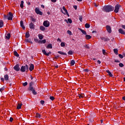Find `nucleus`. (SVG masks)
<instances>
[{
	"mask_svg": "<svg viewBox=\"0 0 125 125\" xmlns=\"http://www.w3.org/2000/svg\"><path fill=\"white\" fill-rule=\"evenodd\" d=\"M106 72L108 74L109 77H113V74H112V73H111L110 71H109L108 70H107Z\"/></svg>",
	"mask_w": 125,
	"mask_h": 125,
	"instance_id": "6ab92c4d",
	"label": "nucleus"
},
{
	"mask_svg": "<svg viewBox=\"0 0 125 125\" xmlns=\"http://www.w3.org/2000/svg\"><path fill=\"white\" fill-rule=\"evenodd\" d=\"M6 39H8V40L10 39V34L9 33L6 35Z\"/></svg>",
	"mask_w": 125,
	"mask_h": 125,
	"instance_id": "f704fd0d",
	"label": "nucleus"
},
{
	"mask_svg": "<svg viewBox=\"0 0 125 125\" xmlns=\"http://www.w3.org/2000/svg\"><path fill=\"white\" fill-rule=\"evenodd\" d=\"M9 77L8 76V75L6 74L4 76V79L5 80V81H8V79H9Z\"/></svg>",
	"mask_w": 125,
	"mask_h": 125,
	"instance_id": "dca6fc26",
	"label": "nucleus"
},
{
	"mask_svg": "<svg viewBox=\"0 0 125 125\" xmlns=\"http://www.w3.org/2000/svg\"><path fill=\"white\" fill-rule=\"evenodd\" d=\"M47 48H52V45L51 44H49L47 46Z\"/></svg>",
	"mask_w": 125,
	"mask_h": 125,
	"instance_id": "c9c22d12",
	"label": "nucleus"
},
{
	"mask_svg": "<svg viewBox=\"0 0 125 125\" xmlns=\"http://www.w3.org/2000/svg\"><path fill=\"white\" fill-rule=\"evenodd\" d=\"M30 29H35V25L32 22H31L29 24Z\"/></svg>",
	"mask_w": 125,
	"mask_h": 125,
	"instance_id": "f8f14e48",
	"label": "nucleus"
},
{
	"mask_svg": "<svg viewBox=\"0 0 125 125\" xmlns=\"http://www.w3.org/2000/svg\"><path fill=\"white\" fill-rule=\"evenodd\" d=\"M0 80H1V81H2V82H4V78H0Z\"/></svg>",
	"mask_w": 125,
	"mask_h": 125,
	"instance_id": "bf43d9fd",
	"label": "nucleus"
},
{
	"mask_svg": "<svg viewBox=\"0 0 125 125\" xmlns=\"http://www.w3.org/2000/svg\"><path fill=\"white\" fill-rule=\"evenodd\" d=\"M120 7H121V5L120 4L116 5L114 9V12H115V13H118V12H119Z\"/></svg>",
	"mask_w": 125,
	"mask_h": 125,
	"instance_id": "39448f33",
	"label": "nucleus"
},
{
	"mask_svg": "<svg viewBox=\"0 0 125 125\" xmlns=\"http://www.w3.org/2000/svg\"><path fill=\"white\" fill-rule=\"evenodd\" d=\"M80 30L81 31V32H82V33L83 34V35H86V32L82 29H80Z\"/></svg>",
	"mask_w": 125,
	"mask_h": 125,
	"instance_id": "b1692460",
	"label": "nucleus"
},
{
	"mask_svg": "<svg viewBox=\"0 0 125 125\" xmlns=\"http://www.w3.org/2000/svg\"><path fill=\"white\" fill-rule=\"evenodd\" d=\"M79 96L80 98H83V97H84V94H79Z\"/></svg>",
	"mask_w": 125,
	"mask_h": 125,
	"instance_id": "2f4dec72",
	"label": "nucleus"
},
{
	"mask_svg": "<svg viewBox=\"0 0 125 125\" xmlns=\"http://www.w3.org/2000/svg\"><path fill=\"white\" fill-rule=\"evenodd\" d=\"M103 53L104 55H106L107 54L106 51L104 49H103Z\"/></svg>",
	"mask_w": 125,
	"mask_h": 125,
	"instance_id": "37998d69",
	"label": "nucleus"
},
{
	"mask_svg": "<svg viewBox=\"0 0 125 125\" xmlns=\"http://www.w3.org/2000/svg\"><path fill=\"white\" fill-rule=\"evenodd\" d=\"M123 100L125 101V97H123Z\"/></svg>",
	"mask_w": 125,
	"mask_h": 125,
	"instance_id": "774afa93",
	"label": "nucleus"
},
{
	"mask_svg": "<svg viewBox=\"0 0 125 125\" xmlns=\"http://www.w3.org/2000/svg\"><path fill=\"white\" fill-rule=\"evenodd\" d=\"M114 9H115V8L111 5H105L103 8V11H104V12H110L113 11Z\"/></svg>",
	"mask_w": 125,
	"mask_h": 125,
	"instance_id": "f257e3e1",
	"label": "nucleus"
},
{
	"mask_svg": "<svg viewBox=\"0 0 125 125\" xmlns=\"http://www.w3.org/2000/svg\"><path fill=\"white\" fill-rule=\"evenodd\" d=\"M3 18L5 19H7L8 17H7V16H6L5 15H3Z\"/></svg>",
	"mask_w": 125,
	"mask_h": 125,
	"instance_id": "8fccbe9b",
	"label": "nucleus"
},
{
	"mask_svg": "<svg viewBox=\"0 0 125 125\" xmlns=\"http://www.w3.org/2000/svg\"><path fill=\"white\" fill-rule=\"evenodd\" d=\"M62 9L64 11V12H63L62 9L61 10V11L62 13H63V14H66L67 15H68V16H69V14L68 13V11H67V9H66V8H65V6L62 7Z\"/></svg>",
	"mask_w": 125,
	"mask_h": 125,
	"instance_id": "6e6552de",
	"label": "nucleus"
},
{
	"mask_svg": "<svg viewBox=\"0 0 125 125\" xmlns=\"http://www.w3.org/2000/svg\"><path fill=\"white\" fill-rule=\"evenodd\" d=\"M122 27L123 29H125V25H123L122 26Z\"/></svg>",
	"mask_w": 125,
	"mask_h": 125,
	"instance_id": "69168bd1",
	"label": "nucleus"
},
{
	"mask_svg": "<svg viewBox=\"0 0 125 125\" xmlns=\"http://www.w3.org/2000/svg\"><path fill=\"white\" fill-rule=\"evenodd\" d=\"M30 37V34L29 33V32H26L25 33V38H26L27 39H28V38H29Z\"/></svg>",
	"mask_w": 125,
	"mask_h": 125,
	"instance_id": "bb28decb",
	"label": "nucleus"
},
{
	"mask_svg": "<svg viewBox=\"0 0 125 125\" xmlns=\"http://www.w3.org/2000/svg\"><path fill=\"white\" fill-rule=\"evenodd\" d=\"M68 54H69V55H72L73 54V51L70 50L68 52Z\"/></svg>",
	"mask_w": 125,
	"mask_h": 125,
	"instance_id": "a19ab883",
	"label": "nucleus"
},
{
	"mask_svg": "<svg viewBox=\"0 0 125 125\" xmlns=\"http://www.w3.org/2000/svg\"><path fill=\"white\" fill-rule=\"evenodd\" d=\"M56 0H51V1H52V2H56Z\"/></svg>",
	"mask_w": 125,
	"mask_h": 125,
	"instance_id": "0e129e2a",
	"label": "nucleus"
},
{
	"mask_svg": "<svg viewBox=\"0 0 125 125\" xmlns=\"http://www.w3.org/2000/svg\"><path fill=\"white\" fill-rule=\"evenodd\" d=\"M119 66H120V67H124V64H123V63H119Z\"/></svg>",
	"mask_w": 125,
	"mask_h": 125,
	"instance_id": "3c124183",
	"label": "nucleus"
},
{
	"mask_svg": "<svg viewBox=\"0 0 125 125\" xmlns=\"http://www.w3.org/2000/svg\"><path fill=\"white\" fill-rule=\"evenodd\" d=\"M85 28H90V25H89V24H88V23H86L85 24Z\"/></svg>",
	"mask_w": 125,
	"mask_h": 125,
	"instance_id": "72a5a7b5",
	"label": "nucleus"
},
{
	"mask_svg": "<svg viewBox=\"0 0 125 125\" xmlns=\"http://www.w3.org/2000/svg\"><path fill=\"white\" fill-rule=\"evenodd\" d=\"M84 47H85V48H87V49H89V48H90L88 44H85L84 45Z\"/></svg>",
	"mask_w": 125,
	"mask_h": 125,
	"instance_id": "473e14b6",
	"label": "nucleus"
},
{
	"mask_svg": "<svg viewBox=\"0 0 125 125\" xmlns=\"http://www.w3.org/2000/svg\"><path fill=\"white\" fill-rule=\"evenodd\" d=\"M7 19L8 20L11 21L12 20L13 18V14H12V13L11 12H9L8 14H7Z\"/></svg>",
	"mask_w": 125,
	"mask_h": 125,
	"instance_id": "20e7f679",
	"label": "nucleus"
},
{
	"mask_svg": "<svg viewBox=\"0 0 125 125\" xmlns=\"http://www.w3.org/2000/svg\"><path fill=\"white\" fill-rule=\"evenodd\" d=\"M3 26V21H0V28H1Z\"/></svg>",
	"mask_w": 125,
	"mask_h": 125,
	"instance_id": "7c9ffc66",
	"label": "nucleus"
},
{
	"mask_svg": "<svg viewBox=\"0 0 125 125\" xmlns=\"http://www.w3.org/2000/svg\"><path fill=\"white\" fill-rule=\"evenodd\" d=\"M119 32L120 34H122V35H125V32L124 31V30L123 29H122V28H120L119 29Z\"/></svg>",
	"mask_w": 125,
	"mask_h": 125,
	"instance_id": "2eb2a0df",
	"label": "nucleus"
},
{
	"mask_svg": "<svg viewBox=\"0 0 125 125\" xmlns=\"http://www.w3.org/2000/svg\"><path fill=\"white\" fill-rule=\"evenodd\" d=\"M97 63H98V64H101V62L99 60L97 61Z\"/></svg>",
	"mask_w": 125,
	"mask_h": 125,
	"instance_id": "680f3d73",
	"label": "nucleus"
},
{
	"mask_svg": "<svg viewBox=\"0 0 125 125\" xmlns=\"http://www.w3.org/2000/svg\"><path fill=\"white\" fill-rule=\"evenodd\" d=\"M58 53H59L60 54H61L62 55H67V54H66V53H64L62 51H58Z\"/></svg>",
	"mask_w": 125,
	"mask_h": 125,
	"instance_id": "412c9836",
	"label": "nucleus"
},
{
	"mask_svg": "<svg viewBox=\"0 0 125 125\" xmlns=\"http://www.w3.org/2000/svg\"><path fill=\"white\" fill-rule=\"evenodd\" d=\"M24 6V1H21L20 5V7L21 8H23Z\"/></svg>",
	"mask_w": 125,
	"mask_h": 125,
	"instance_id": "a878e982",
	"label": "nucleus"
},
{
	"mask_svg": "<svg viewBox=\"0 0 125 125\" xmlns=\"http://www.w3.org/2000/svg\"><path fill=\"white\" fill-rule=\"evenodd\" d=\"M73 7L76 10H77V8H78V7L77 6L75 5L73 6Z\"/></svg>",
	"mask_w": 125,
	"mask_h": 125,
	"instance_id": "052dcab7",
	"label": "nucleus"
},
{
	"mask_svg": "<svg viewBox=\"0 0 125 125\" xmlns=\"http://www.w3.org/2000/svg\"><path fill=\"white\" fill-rule=\"evenodd\" d=\"M31 21H33V22H36V19H35L32 17L31 18Z\"/></svg>",
	"mask_w": 125,
	"mask_h": 125,
	"instance_id": "de8ad7c7",
	"label": "nucleus"
},
{
	"mask_svg": "<svg viewBox=\"0 0 125 125\" xmlns=\"http://www.w3.org/2000/svg\"><path fill=\"white\" fill-rule=\"evenodd\" d=\"M115 62H116V63H120V61H119V60H115Z\"/></svg>",
	"mask_w": 125,
	"mask_h": 125,
	"instance_id": "864d4df0",
	"label": "nucleus"
},
{
	"mask_svg": "<svg viewBox=\"0 0 125 125\" xmlns=\"http://www.w3.org/2000/svg\"><path fill=\"white\" fill-rule=\"evenodd\" d=\"M42 52L44 54V55H46V56H49V54H51V52H49V53H46V51H45V50H42Z\"/></svg>",
	"mask_w": 125,
	"mask_h": 125,
	"instance_id": "9b49d317",
	"label": "nucleus"
},
{
	"mask_svg": "<svg viewBox=\"0 0 125 125\" xmlns=\"http://www.w3.org/2000/svg\"><path fill=\"white\" fill-rule=\"evenodd\" d=\"M4 90V87H2L0 89V92H2V91H3Z\"/></svg>",
	"mask_w": 125,
	"mask_h": 125,
	"instance_id": "c03bdc74",
	"label": "nucleus"
},
{
	"mask_svg": "<svg viewBox=\"0 0 125 125\" xmlns=\"http://www.w3.org/2000/svg\"><path fill=\"white\" fill-rule=\"evenodd\" d=\"M28 70V65H26L25 66H22L21 68V72H26Z\"/></svg>",
	"mask_w": 125,
	"mask_h": 125,
	"instance_id": "7ed1b4c3",
	"label": "nucleus"
},
{
	"mask_svg": "<svg viewBox=\"0 0 125 125\" xmlns=\"http://www.w3.org/2000/svg\"><path fill=\"white\" fill-rule=\"evenodd\" d=\"M14 53L15 56H16L17 57H19V54L16 51H14Z\"/></svg>",
	"mask_w": 125,
	"mask_h": 125,
	"instance_id": "c85d7f7f",
	"label": "nucleus"
},
{
	"mask_svg": "<svg viewBox=\"0 0 125 125\" xmlns=\"http://www.w3.org/2000/svg\"><path fill=\"white\" fill-rule=\"evenodd\" d=\"M61 46H62V47H64V46H65V42H61Z\"/></svg>",
	"mask_w": 125,
	"mask_h": 125,
	"instance_id": "4c0bfd02",
	"label": "nucleus"
},
{
	"mask_svg": "<svg viewBox=\"0 0 125 125\" xmlns=\"http://www.w3.org/2000/svg\"><path fill=\"white\" fill-rule=\"evenodd\" d=\"M84 71L86 72V73H87V72H88V69H84Z\"/></svg>",
	"mask_w": 125,
	"mask_h": 125,
	"instance_id": "e2e57ef3",
	"label": "nucleus"
},
{
	"mask_svg": "<svg viewBox=\"0 0 125 125\" xmlns=\"http://www.w3.org/2000/svg\"><path fill=\"white\" fill-rule=\"evenodd\" d=\"M79 20L81 22H83V16H79Z\"/></svg>",
	"mask_w": 125,
	"mask_h": 125,
	"instance_id": "e433bc0d",
	"label": "nucleus"
},
{
	"mask_svg": "<svg viewBox=\"0 0 125 125\" xmlns=\"http://www.w3.org/2000/svg\"><path fill=\"white\" fill-rule=\"evenodd\" d=\"M43 26H44V27L47 28L50 25V23H49V21H45L43 23Z\"/></svg>",
	"mask_w": 125,
	"mask_h": 125,
	"instance_id": "0eeeda50",
	"label": "nucleus"
},
{
	"mask_svg": "<svg viewBox=\"0 0 125 125\" xmlns=\"http://www.w3.org/2000/svg\"><path fill=\"white\" fill-rule=\"evenodd\" d=\"M113 51H114V53H115V54H116V55H118V50H117V49H114L113 50Z\"/></svg>",
	"mask_w": 125,
	"mask_h": 125,
	"instance_id": "c756f323",
	"label": "nucleus"
},
{
	"mask_svg": "<svg viewBox=\"0 0 125 125\" xmlns=\"http://www.w3.org/2000/svg\"><path fill=\"white\" fill-rule=\"evenodd\" d=\"M22 106V104H19L18 105H17V109H21V107Z\"/></svg>",
	"mask_w": 125,
	"mask_h": 125,
	"instance_id": "5701e85b",
	"label": "nucleus"
},
{
	"mask_svg": "<svg viewBox=\"0 0 125 125\" xmlns=\"http://www.w3.org/2000/svg\"><path fill=\"white\" fill-rule=\"evenodd\" d=\"M91 38V37L90 36V35L86 34V35H85L86 40H90Z\"/></svg>",
	"mask_w": 125,
	"mask_h": 125,
	"instance_id": "4be33fe9",
	"label": "nucleus"
},
{
	"mask_svg": "<svg viewBox=\"0 0 125 125\" xmlns=\"http://www.w3.org/2000/svg\"><path fill=\"white\" fill-rule=\"evenodd\" d=\"M29 70L30 71H33V70H34V64H30Z\"/></svg>",
	"mask_w": 125,
	"mask_h": 125,
	"instance_id": "a211bd4d",
	"label": "nucleus"
},
{
	"mask_svg": "<svg viewBox=\"0 0 125 125\" xmlns=\"http://www.w3.org/2000/svg\"><path fill=\"white\" fill-rule=\"evenodd\" d=\"M35 12L37 13V14H39V15H42V12L40 10L39 8H35Z\"/></svg>",
	"mask_w": 125,
	"mask_h": 125,
	"instance_id": "423d86ee",
	"label": "nucleus"
},
{
	"mask_svg": "<svg viewBox=\"0 0 125 125\" xmlns=\"http://www.w3.org/2000/svg\"><path fill=\"white\" fill-rule=\"evenodd\" d=\"M36 118H41V114L40 113H36Z\"/></svg>",
	"mask_w": 125,
	"mask_h": 125,
	"instance_id": "ea45409f",
	"label": "nucleus"
},
{
	"mask_svg": "<svg viewBox=\"0 0 125 125\" xmlns=\"http://www.w3.org/2000/svg\"><path fill=\"white\" fill-rule=\"evenodd\" d=\"M119 56L121 59H123V58H124V56H123L122 54H119Z\"/></svg>",
	"mask_w": 125,
	"mask_h": 125,
	"instance_id": "49530a36",
	"label": "nucleus"
},
{
	"mask_svg": "<svg viewBox=\"0 0 125 125\" xmlns=\"http://www.w3.org/2000/svg\"><path fill=\"white\" fill-rule=\"evenodd\" d=\"M75 63H76V62H75V61L72 60L70 62V65H71V66H74V65H75Z\"/></svg>",
	"mask_w": 125,
	"mask_h": 125,
	"instance_id": "393cba45",
	"label": "nucleus"
},
{
	"mask_svg": "<svg viewBox=\"0 0 125 125\" xmlns=\"http://www.w3.org/2000/svg\"><path fill=\"white\" fill-rule=\"evenodd\" d=\"M38 37L40 40H42L43 39V35H42V34H39L38 35Z\"/></svg>",
	"mask_w": 125,
	"mask_h": 125,
	"instance_id": "f3484780",
	"label": "nucleus"
},
{
	"mask_svg": "<svg viewBox=\"0 0 125 125\" xmlns=\"http://www.w3.org/2000/svg\"><path fill=\"white\" fill-rule=\"evenodd\" d=\"M41 7H42V8H44V5H41Z\"/></svg>",
	"mask_w": 125,
	"mask_h": 125,
	"instance_id": "338daca9",
	"label": "nucleus"
},
{
	"mask_svg": "<svg viewBox=\"0 0 125 125\" xmlns=\"http://www.w3.org/2000/svg\"><path fill=\"white\" fill-rule=\"evenodd\" d=\"M67 33L68 34V35H69V36H72V32L71 31L67 30Z\"/></svg>",
	"mask_w": 125,
	"mask_h": 125,
	"instance_id": "58836bf2",
	"label": "nucleus"
},
{
	"mask_svg": "<svg viewBox=\"0 0 125 125\" xmlns=\"http://www.w3.org/2000/svg\"><path fill=\"white\" fill-rule=\"evenodd\" d=\"M46 42V40H43L42 41L40 40L39 41V43H45Z\"/></svg>",
	"mask_w": 125,
	"mask_h": 125,
	"instance_id": "aec40b11",
	"label": "nucleus"
},
{
	"mask_svg": "<svg viewBox=\"0 0 125 125\" xmlns=\"http://www.w3.org/2000/svg\"><path fill=\"white\" fill-rule=\"evenodd\" d=\"M29 90H31L33 94H34V95H36L37 92H36V90H35V89H34L32 85H30Z\"/></svg>",
	"mask_w": 125,
	"mask_h": 125,
	"instance_id": "f03ea898",
	"label": "nucleus"
},
{
	"mask_svg": "<svg viewBox=\"0 0 125 125\" xmlns=\"http://www.w3.org/2000/svg\"><path fill=\"white\" fill-rule=\"evenodd\" d=\"M28 85V83H27V82H25L22 83V85L23 86H26V85Z\"/></svg>",
	"mask_w": 125,
	"mask_h": 125,
	"instance_id": "a18cd8bd",
	"label": "nucleus"
},
{
	"mask_svg": "<svg viewBox=\"0 0 125 125\" xmlns=\"http://www.w3.org/2000/svg\"><path fill=\"white\" fill-rule=\"evenodd\" d=\"M35 41L36 42H39V43H40V41L38 39H35Z\"/></svg>",
	"mask_w": 125,
	"mask_h": 125,
	"instance_id": "603ef678",
	"label": "nucleus"
},
{
	"mask_svg": "<svg viewBox=\"0 0 125 125\" xmlns=\"http://www.w3.org/2000/svg\"><path fill=\"white\" fill-rule=\"evenodd\" d=\"M106 28L108 33H112V29H111V26H110L109 25H107L106 26Z\"/></svg>",
	"mask_w": 125,
	"mask_h": 125,
	"instance_id": "1a4fd4ad",
	"label": "nucleus"
},
{
	"mask_svg": "<svg viewBox=\"0 0 125 125\" xmlns=\"http://www.w3.org/2000/svg\"><path fill=\"white\" fill-rule=\"evenodd\" d=\"M67 22H69V23L70 24H71L72 21V20H71V19H67Z\"/></svg>",
	"mask_w": 125,
	"mask_h": 125,
	"instance_id": "79ce46f5",
	"label": "nucleus"
},
{
	"mask_svg": "<svg viewBox=\"0 0 125 125\" xmlns=\"http://www.w3.org/2000/svg\"><path fill=\"white\" fill-rule=\"evenodd\" d=\"M50 99L52 101H53V100H54L55 98L53 96H51V97H50Z\"/></svg>",
	"mask_w": 125,
	"mask_h": 125,
	"instance_id": "09e8293b",
	"label": "nucleus"
},
{
	"mask_svg": "<svg viewBox=\"0 0 125 125\" xmlns=\"http://www.w3.org/2000/svg\"><path fill=\"white\" fill-rule=\"evenodd\" d=\"M31 40H30L29 39H26L25 40V41L26 42H30V41Z\"/></svg>",
	"mask_w": 125,
	"mask_h": 125,
	"instance_id": "6e6d98bb",
	"label": "nucleus"
},
{
	"mask_svg": "<svg viewBox=\"0 0 125 125\" xmlns=\"http://www.w3.org/2000/svg\"><path fill=\"white\" fill-rule=\"evenodd\" d=\"M14 70L18 72V71H20V67H19V64H17L14 67Z\"/></svg>",
	"mask_w": 125,
	"mask_h": 125,
	"instance_id": "9d476101",
	"label": "nucleus"
},
{
	"mask_svg": "<svg viewBox=\"0 0 125 125\" xmlns=\"http://www.w3.org/2000/svg\"><path fill=\"white\" fill-rule=\"evenodd\" d=\"M21 27L22 28L23 30H25V26H24V22L23 21H21Z\"/></svg>",
	"mask_w": 125,
	"mask_h": 125,
	"instance_id": "4468645a",
	"label": "nucleus"
},
{
	"mask_svg": "<svg viewBox=\"0 0 125 125\" xmlns=\"http://www.w3.org/2000/svg\"><path fill=\"white\" fill-rule=\"evenodd\" d=\"M41 103L42 105H43V104H44V101H41Z\"/></svg>",
	"mask_w": 125,
	"mask_h": 125,
	"instance_id": "13d9d810",
	"label": "nucleus"
},
{
	"mask_svg": "<svg viewBox=\"0 0 125 125\" xmlns=\"http://www.w3.org/2000/svg\"><path fill=\"white\" fill-rule=\"evenodd\" d=\"M10 122H13V118L12 117H10Z\"/></svg>",
	"mask_w": 125,
	"mask_h": 125,
	"instance_id": "5fc2aeb1",
	"label": "nucleus"
},
{
	"mask_svg": "<svg viewBox=\"0 0 125 125\" xmlns=\"http://www.w3.org/2000/svg\"><path fill=\"white\" fill-rule=\"evenodd\" d=\"M40 30H41V31H44L45 30V27L43 26H40Z\"/></svg>",
	"mask_w": 125,
	"mask_h": 125,
	"instance_id": "cd10ccee",
	"label": "nucleus"
},
{
	"mask_svg": "<svg viewBox=\"0 0 125 125\" xmlns=\"http://www.w3.org/2000/svg\"><path fill=\"white\" fill-rule=\"evenodd\" d=\"M57 42H61V39H60V38H58L57 40Z\"/></svg>",
	"mask_w": 125,
	"mask_h": 125,
	"instance_id": "4d7b16f0",
	"label": "nucleus"
},
{
	"mask_svg": "<svg viewBox=\"0 0 125 125\" xmlns=\"http://www.w3.org/2000/svg\"><path fill=\"white\" fill-rule=\"evenodd\" d=\"M102 41H104V42H108L109 41V39L105 37H101V38Z\"/></svg>",
	"mask_w": 125,
	"mask_h": 125,
	"instance_id": "ddd939ff",
	"label": "nucleus"
}]
</instances>
